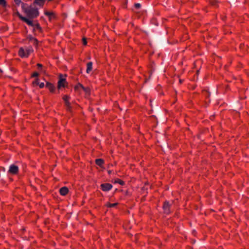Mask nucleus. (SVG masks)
<instances>
[{"mask_svg": "<svg viewBox=\"0 0 249 249\" xmlns=\"http://www.w3.org/2000/svg\"><path fill=\"white\" fill-rule=\"evenodd\" d=\"M45 0H35L34 4L42 7L44 5Z\"/></svg>", "mask_w": 249, "mask_h": 249, "instance_id": "10", "label": "nucleus"}, {"mask_svg": "<svg viewBox=\"0 0 249 249\" xmlns=\"http://www.w3.org/2000/svg\"><path fill=\"white\" fill-rule=\"evenodd\" d=\"M19 17L21 19H22V20L26 22L28 25H33L32 20H31L29 19H27V18L23 17L21 16V15H19Z\"/></svg>", "mask_w": 249, "mask_h": 249, "instance_id": "8", "label": "nucleus"}, {"mask_svg": "<svg viewBox=\"0 0 249 249\" xmlns=\"http://www.w3.org/2000/svg\"><path fill=\"white\" fill-rule=\"evenodd\" d=\"M33 84H34V85H38V84H39V80H38V79H37H37H36L35 80V81L33 82Z\"/></svg>", "mask_w": 249, "mask_h": 249, "instance_id": "17", "label": "nucleus"}, {"mask_svg": "<svg viewBox=\"0 0 249 249\" xmlns=\"http://www.w3.org/2000/svg\"><path fill=\"white\" fill-rule=\"evenodd\" d=\"M46 87L49 89V90L51 92H53V91L54 90L55 88L54 86L50 83L47 82Z\"/></svg>", "mask_w": 249, "mask_h": 249, "instance_id": "11", "label": "nucleus"}, {"mask_svg": "<svg viewBox=\"0 0 249 249\" xmlns=\"http://www.w3.org/2000/svg\"><path fill=\"white\" fill-rule=\"evenodd\" d=\"M22 8L29 18H35L39 14L37 8L28 6L26 4L22 3Z\"/></svg>", "mask_w": 249, "mask_h": 249, "instance_id": "1", "label": "nucleus"}, {"mask_svg": "<svg viewBox=\"0 0 249 249\" xmlns=\"http://www.w3.org/2000/svg\"><path fill=\"white\" fill-rule=\"evenodd\" d=\"M92 63L90 62H89L88 64H87V70H86V71L87 73H89L92 70Z\"/></svg>", "mask_w": 249, "mask_h": 249, "instance_id": "12", "label": "nucleus"}, {"mask_svg": "<svg viewBox=\"0 0 249 249\" xmlns=\"http://www.w3.org/2000/svg\"><path fill=\"white\" fill-rule=\"evenodd\" d=\"M82 89L85 92V93L87 94H89V89L88 88H85Z\"/></svg>", "mask_w": 249, "mask_h": 249, "instance_id": "16", "label": "nucleus"}, {"mask_svg": "<svg viewBox=\"0 0 249 249\" xmlns=\"http://www.w3.org/2000/svg\"><path fill=\"white\" fill-rule=\"evenodd\" d=\"M66 84L65 76L60 74L59 81L58 82V89H60L62 87H65Z\"/></svg>", "mask_w": 249, "mask_h": 249, "instance_id": "3", "label": "nucleus"}, {"mask_svg": "<svg viewBox=\"0 0 249 249\" xmlns=\"http://www.w3.org/2000/svg\"><path fill=\"white\" fill-rule=\"evenodd\" d=\"M103 163H104V161L102 159H97L96 160V163L100 166H101L102 165V164H103Z\"/></svg>", "mask_w": 249, "mask_h": 249, "instance_id": "13", "label": "nucleus"}, {"mask_svg": "<svg viewBox=\"0 0 249 249\" xmlns=\"http://www.w3.org/2000/svg\"><path fill=\"white\" fill-rule=\"evenodd\" d=\"M33 51V50L31 47L27 48L25 50L23 48H21L19 50L18 54L21 57H27Z\"/></svg>", "mask_w": 249, "mask_h": 249, "instance_id": "2", "label": "nucleus"}, {"mask_svg": "<svg viewBox=\"0 0 249 249\" xmlns=\"http://www.w3.org/2000/svg\"><path fill=\"white\" fill-rule=\"evenodd\" d=\"M108 172L109 174H110L111 173V171H108Z\"/></svg>", "mask_w": 249, "mask_h": 249, "instance_id": "27", "label": "nucleus"}, {"mask_svg": "<svg viewBox=\"0 0 249 249\" xmlns=\"http://www.w3.org/2000/svg\"><path fill=\"white\" fill-rule=\"evenodd\" d=\"M101 188L104 191H107L112 188V185L109 183H105L101 185Z\"/></svg>", "mask_w": 249, "mask_h": 249, "instance_id": "5", "label": "nucleus"}, {"mask_svg": "<svg viewBox=\"0 0 249 249\" xmlns=\"http://www.w3.org/2000/svg\"><path fill=\"white\" fill-rule=\"evenodd\" d=\"M38 85L40 88H43L44 87V84L43 83H39Z\"/></svg>", "mask_w": 249, "mask_h": 249, "instance_id": "21", "label": "nucleus"}, {"mask_svg": "<svg viewBox=\"0 0 249 249\" xmlns=\"http://www.w3.org/2000/svg\"><path fill=\"white\" fill-rule=\"evenodd\" d=\"M68 188L66 187H62L59 190L60 194L62 196L66 195L68 193Z\"/></svg>", "mask_w": 249, "mask_h": 249, "instance_id": "6", "label": "nucleus"}, {"mask_svg": "<svg viewBox=\"0 0 249 249\" xmlns=\"http://www.w3.org/2000/svg\"><path fill=\"white\" fill-rule=\"evenodd\" d=\"M118 205V203H107L106 204V206L107 207H115Z\"/></svg>", "mask_w": 249, "mask_h": 249, "instance_id": "14", "label": "nucleus"}, {"mask_svg": "<svg viewBox=\"0 0 249 249\" xmlns=\"http://www.w3.org/2000/svg\"><path fill=\"white\" fill-rule=\"evenodd\" d=\"M116 182H118L119 183H120V184H123L124 182L123 181H121L120 180H119L118 181H116Z\"/></svg>", "mask_w": 249, "mask_h": 249, "instance_id": "24", "label": "nucleus"}, {"mask_svg": "<svg viewBox=\"0 0 249 249\" xmlns=\"http://www.w3.org/2000/svg\"><path fill=\"white\" fill-rule=\"evenodd\" d=\"M135 6L137 8H139L140 7V6H141V5H140V3H136L135 4Z\"/></svg>", "mask_w": 249, "mask_h": 249, "instance_id": "22", "label": "nucleus"}, {"mask_svg": "<svg viewBox=\"0 0 249 249\" xmlns=\"http://www.w3.org/2000/svg\"><path fill=\"white\" fill-rule=\"evenodd\" d=\"M14 1L16 2V3L18 5H19L21 2V0H14Z\"/></svg>", "mask_w": 249, "mask_h": 249, "instance_id": "18", "label": "nucleus"}, {"mask_svg": "<svg viewBox=\"0 0 249 249\" xmlns=\"http://www.w3.org/2000/svg\"><path fill=\"white\" fill-rule=\"evenodd\" d=\"M219 249H220V247H219Z\"/></svg>", "mask_w": 249, "mask_h": 249, "instance_id": "29", "label": "nucleus"}, {"mask_svg": "<svg viewBox=\"0 0 249 249\" xmlns=\"http://www.w3.org/2000/svg\"><path fill=\"white\" fill-rule=\"evenodd\" d=\"M38 75H39V74H38V72H35L33 74L32 76H33V77H37V76H38Z\"/></svg>", "mask_w": 249, "mask_h": 249, "instance_id": "19", "label": "nucleus"}, {"mask_svg": "<svg viewBox=\"0 0 249 249\" xmlns=\"http://www.w3.org/2000/svg\"><path fill=\"white\" fill-rule=\"evenodd\" d=\"M18 171V168L17 166L12 164L10 167L8 172L12 174H16Z\"/></svg>", "mask_w": 249, "mask_h": 249, "instance_id": "4", "label": "nucleus"}, {"mask_svg": "<svg viewBox=\"0 0 249 249\" xmlns=\"http://www.w3.org/2000/svg\"><path fill=\"white\" fill-rule=\"evenodd\" d=\"M49 1H51L52 0H49Z\"/></svg>", "mask_w": 249, "mask_h": 249, "instance_id": "28", "label": "nucleus"}, {"mask_svg": "<svg viewBox=\"0 0 249 249\" xmlns=\"http://www.w3.org/2000/svg\"><path fill=\"white\" fill-rule=\"evenodd\" d=\"M5 4V2L4 0H0V4L2 5H4Z\"/></svg>", "mask_w": 249, "mask_h": 249, "instance_id": "20", "label": "nucleus"}, {"mask_svg": "<svg viewBox=\"0 0 249 249\" xmlns=\"http://www.w3.org/2000/svg\"><path fill=\"white\" fill-rule=\"evenodd\" d=\"M169 204L168 202H165L163 206V208L165 213H169Z\"/></svg>", "mask_w": 249, "mask_h": 249, "instance_id": "7", "label": "nucleus"}, {"mask_svg": "<svg viewBox=\"0 0 249 249\" xmlns=\"http://www.w3.org/2000/svg\"><path fill=\"white\" fill-rule=\"evenodd\" d=\"M84 88V87L80 84H77L75 87V89L76 90H80L81 89H82Z\"/></svg>", "mask_w": 249, "mask_h": 249, "instance_id": "15", "label": "nucleus"}, {"mask_svg": "<svg viewBox=\"0 0 249 249\" xmlns=\"http://www.w3.org/2000/svg\"><path fill=\"white\" fill-rule=\"evenodd\" d=\"M37 66H38V67H42V65H41V64H37Z\"/></svg>", "mask_w": 249, "mask_h": 249, "instance_id": "25", "label": "nucleus"}, {"mask_svg": "<svg viewBox=\"0 0 249 249\" xmlns=\"http://www.w3.org/2000/svg\"><path fill=\"white\" fill-rule=\"evenodd\" d=\"M69 98L70 97L67 95H64L63 97V99L65 103L66 106L69 108L70 107V103L69 102Z\"/></svg>", "mask_w": 249, "mask_h": 249, "instance_id": "9", "label": "nucleus"}, {"mask_svg": "<svg viewBox=\"0 0 249 249\" xmlns=\"http://www.w3.org/2000/svg\"><path fill=\"white\" fill-rule=\"evenodd\" d=\"M46 14L47 15H50V13H49V12H46Z\"/></svg>", "mask_w": 249, "mask_h": 249, "instance_id": "26", "label": "nucleus"}, {"mask_svg": "<svg viewBox=\"0 0 249 249\" xmlns=\"http://www.w3.org/2000/svg\"><path fill=\"white\" fill-rule=\"evenodd\" d=\"M83 43L84 45H86L87 44V41L85 38L83 39Z\"/></svg>", "mask_w": 249, "mask_h": 249, "instance_id": "23", "label": "nucleus"}]
</instances>
